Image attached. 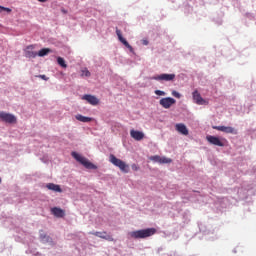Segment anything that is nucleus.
<instances>
[{"label": "nucleus", "mask_w": 256, "mask_h": 256, "mask_svg": "<svg viewBox=\"0 0 256 256\" xmlns=\"http://www.w3.org/2000/svg\"><path fill=\"white\" fill-rule=\"evenodd\" d=\"M130 136L132 137V139H135V141H142V139L145 138V134L137 130H131Z\"/></svg>", "instance_id": "nucleus-13"}, {"label": "nucleus", "mask_w": 256, "mask_h": 256, "mask_svg": "<svg viewBox=\"0 0 256 256\" xmlns=\"http://www.w3.org/2000/svg\"><path fill=\"white\" fill-rule=\"evenodd\" d=\"M51 213L54 217H58V218H63L65 217V210L58 208V207H54L51 209Z\"/></svg>", "instance_id": "nucleus-16"}, {"label": "nucleus", "mask_w": 256, "mask_h": 256, "mask_svg": "<svg viewBox=\"0 0 256 256\" xmlns=\"http://www.w3.org/2000/svg\"><path fill=\"white\" fill-rule=\"evenodd\" d=\"M46 187L49 189V191H54L55 193H63V189H61V186L54 183H48Z\"/></svg>", "instance_id": "nucleus-17"}, {"label": "nucleus", "mask_w": 256, "mask_h": 256, "mask_svg": "<svg viewBox=\"0 0 256 256\" xmlns=\"http://www.w3.org/2000/svg\"><path fill=\"white\" fill-rule=\"evenodd\" d=\"M84 101H87L90 105H99V100L93 95L86 94L82 97Z\"/></svg>", "instance_id": "nucleus-14"}, {"label": "nucleus", "mask_w": 256, "mask_h": 256, "mask_svg": "<svg viewBox=\"0 0 256 256\" xmlns=\"http://www.w3.org/2000/svg\"><path fill=\"white\" fill-rule=\"evenodd\" d=\"M176 131L180 133L181 135H189V130L187 129V126L183 123H178L175 125Z\"/></svg>", "instance_id": "nucleus-15"}, {"label": "nucleus", "mask_w": 256, "mask_h": 256, "mask_svg": "<svg viewBox=\"0 0 256 256\" xmlns=\"http://www.w3.org/2000/svg\"><path fill=\"white\" fill-rule=\"evenodd\" d=\"M173 160L171 158L167 157H160V163L165 164V163H172Z\"/></svg>", "instance_id": "nucleus-24"}, {"label": "nucleus", "mask_w": 256, "mask_h": 256, "mask_svg": "<svg viewBox=\"0 0 256 256\" xmlns=\"http://www.w3.org/2000/svg\"><path fill=\"white\" fill-rule=\"evenodd\" d=\"M90 235H94L95 237H99L100 239H105L106 241H115L113 236L107 235V232H90Z\"/></svg>", "instance_id": "nucleus-12"}, {"label": "nucleus", "mask_w": 256, "mask_h": 256, "mask_svg": "<svg viewBox=\"0 0 256 256\" xmlns=\"http://www.w3.org/2000/svg\"><path fill=\"white\" fill-rule=\"evenodd\" d=\"M82 77H91V72L85 68L82 70V74H81Z\"/></svg>", "instance_id": "nucleus-23"}, {"label": "nucleus", "mask_w": 256, "mask_h": 256, "mask_svg": "<svg viewBox=\"0 0 256 256\" xmlns=\"http://www.w3.org/2000/svg\"><path fill=\"white\" fill-rule=\"evenodd\" d=\"M216 131H222V133H230L232 135H237L235 128L231 126H212Z\"/></svg>", "instance_id": "nucleus-8"}, {"label": "nucleus", "mask_w": 256, "mask_h": 256, "mask_svg": "<svg viewBox=\"0 0 256 256\" xmlns=\"http://www.w3.org/2000/svg\"><path fill=\"white\" fill-rule=\"evenodd\" d=\"M40 3H47V0H38Z\"/></svg>", "instance_id": "nucleus-30"}, {"label": "nucleus", "mask_w": 256, "mask_h": 256, "mask_svg": "<svg viewBox=\"0 0 256 256\" xmlns=\"http://www.w3.org/2000/svg\"><path fill=\"white\" fill-rule=\"evenodd\" d=\"M116 35L119 39L120 42H122L127 49H129L130 53H133V46L129 44L124 38H123V33H121V30L119 28H116Z\"/></svg>", "instance_id": "nucleus-11"}, {"label": "nucleus", "mask_w": 256, "mask_h": 256, "mask_svg": "<svg viewBox=\"0 0 256 256\" xmlns=\"http://www.w3.org/2000/svg\"><path fill=\"white\" fill-rule=\"evenodd\" d=\"M131 167L133 171H139V167L137 166V164H132Z\"/></svg>", "instance_id": "nucleus-28"}, {"label": "nucleus", "mask_w": 256, "mask_h": 256, "mask_svg": "<svg viewBox=\"0 0 256 256\" xmlns=\"http://www.w3.org/2000/svg\"><path fill=\"white\" fill-rule=\"evenodd\" d=\"M0 183H1V178H0Z\"/></svg>", "instance_id": "nucleus-32"}, {"label": "nucleus", "mask_w": 256, "mask_h": 256, "mask_svg": "<svg viewBox=\"0 0 256 256\" xmlns=\"http://www.w3.org/2000/svg\"><path fill=\"white\" fill-rule=\"evenodd\" d=\"M49 53H51V49L43 48L37 53V55L38 57H45V55H49Z\"/></svg>", "instance_id": "nucleus-20"}, {"label": "nucleus", "mask_w": 256, "mask_h": 256, "mask_svg": "<svg viewBox=\"0 0 256 256\" xmlns=\"http://www.w3.org/2000/svg\"><path fill=\"white\" fill-rule=\"evenodd\" d=\"M151 161H154L155 163H161V156L155 155L150 157Z\"/></svg>", "instance_id": "nucleus-22"}, {"label": "nucleus", "mask_w": 256, "mask_h": 256, "mask_svg": "<svg viewBox=\"0 0 256 256\" xmlns=\"http://www.w3.org/2000/svg\"><path fill=\"white\" fill-rule=\"evenodd\" d=\"M173 97H176L177 99H181V94L177 91L172 92Z\"/></svg>", "instance_id": "nucleus-26"}, {"label": "nucleus", "mask_w": 256, "mask_h": 256, "mask_svg": "<svg viewBox=\"0 0 256 256\" xmlns=\"http://www.w3.org/2000/svg\"><path fill=\"white\" fill-rule=\"evenodd\" d=\"M57 63L60 65V67H63L64 69H67V64L65 63V59L58 57L57 58Z\"/></svg>", "instance_id": "nucleus-21"}, {"label": "nucleus", "mask_w": 256, "mask_h": 256, "mask_svg": "<svg viewBox=\"0 0 256 256\" xmlns=\"http://www.w3.org/2000/svg\"><path fill=\"white\" fill-rule=\"evenodd\" d=\"M40 240L42 243H51L53 240L49 237V235L45 234L43 230L40 231Z\"/></svg>", "instance_id": "nucleus-18"}, {"label": "nucleus", "mask_w": 256, "mask_h": 256, "mask_svg": "<svg viewBox=\"0 0 256 256\" xmlns=\"http://www.w3.org/2000/svg\"><path fill=\"white\" fill-rule=\"evenodd\" d=\"M2 11H7V13H11V9L10 8H6V7H3V6H0V13Z\"/></svg>", "instance_id": "nucleus-27"}, {"label": "nucleus", "mask_w": 256, "mask_h": 256, "mask_svg": "<svg viewBox=\"0 0 256 256\" xmlns=\"http://www.w3.org/2000/svg\"><path fill=\"white\" fill-rule=\"evenodd\" d=\"M71 155L74 159H76V161H78V163H81V165H83L86 169H97V166H95V164L89 162V160L81 156V154L77 152H72Z\"/></svg>", "instance_id": "nucleus-3"}, {"label": "nucleus", "mask_w": 256, "mask_h": 256, "mask_svg": "<svg viewBox=\"0 0 256 256\" xmlns=\"http://www.w3.org/2000/svg\"><path fill=\"white\" fill-rule=\"evenodd\" d=\"M0 120L4 123L14 124L17 123V117L11 113L0 111Z\"/></svg>", "instance_id": "nucleus-5"}, {"label": "nucleus", "mask_w": 256, "mask_h": 256, "mask_svg": "<svg viewBox=\"0 0 256 256\" xmlns=\"http://www.w3.org/2000/svg\"><path fill=\"white\" fill-rule=\"evenodd\" d=\"M157 233L155 228H146L141 230L132 231L129 233L131 239H147V237H153Z\"/></svg>", "instance_id": "nucleus-1"}, {"label": "nucleus", "mask_w": 256, "mask_h": 256, "mask_svg": "<svg viewBox=\"0 0 256 256\" xmlns=\"http://www.w3.org/2000/svg\"><path fill=\"white\" fill-rule=\"evenodd\" d=\"M40 77V79H43L44 81H47L49 78H47V76H45V75H40L39 76Z\"/></svg>", "instance_id": "nucleus-29"}, {"label": "nucleus", "mask_w": 256, "mask_h": 256, "mask_svg": "<svg viewBox=\"0 0 256 256\" xmlns=\"http://www.w3.org/2000/svg\"><path fill=\"white\" fill-rule=\"evenodd\" d=\"M143 44H144V45H148L149 42H147V40H144V41H143Z\"/></svg>", "instance_id": "nucleus-31"}, {"label": "nucleus", "mask_w": 256, "mask_h": 256, "mask_svg": "<svg viewBox=\"0 0 256 256\" xmlns=\"http://www.w3.org/2000/svg\"><path fill=\"white\" fill-rule=\"evenodd\" d=\"M206 140L210 145H215L216 147H225V144L227 143V139L212 135L206 136Z\"/></svg>", "instance_id": "nucleus-4"}, {"label": "nucleus", "mask_w": 256, "mask_h": 256, "mask_svg": "<svg viewBox=\"0 0 256 256\" xmlns=\"http://www.w3.org/2000/svg\"><path fill=\"white\" fill-rule=\"evenodd\" d=\"M176 103L177 100L172 97L162 98L159 101V104L161 105V107H163V109H171V107H173V105H175Z\"/></svg>", "instance_id": "nucleus-6"}, {"label": "nucleus", "mask_w": 256, "mask_h": 256, "mask_svg": "<svg viewBox=\"0 0 256 256\" xmlns=\"http://www.w3.org/2000/svg\"><path fill=\"white\" fill-rule=\"evenodd\" d=\"M192 97H193L194 103H196V105H209V101L203 99V97H201V94L197 90H195L192 93Z\"/></svg>", "instance_id": "nucleus-7"}, {"label": "nucleus", "mask_w": 256, "mask_h": 256, "mask_svg": "<svg viewBox=\"0 0 256 256\" xmlns=\"http://www.w3.org/2000/svg\"><path fill=\"white\" fill-rule=\"evenodd\" d=\"M155 95H158L159 97H165L167 95L165 91L162 90H155Z\"/></svg>", "instance_id": "nucleus-25"}, {"label": "nucleus", "mask_w": 256, "mask_h": 256, "mask_svg": "<svg viewBox=\"0 0 256 256\" xmlns=\"http://www.w3.org/2000/svg\"><path fill=\"white\" fill-rule=\"evenodd\" d=\"M154 81H175V74H160L152 77Z\"/></svg>", "instance_id": "nucleus-9"}, {"label": "nucleus", "mask_w": 256, "mask_h": 256, "mask_svg": "<svg viewBox=\"0 0 256 256\" xmlns=\"http://www.w3.org/2000/svg\"><path fill=\"white\" fill-rule=\"evenodd\" d=\"M77 121H81V123H91L93 119L91 117H86L81 114L76 115Z\"/></svg>", "instance_id": "nucleus-19"}, {"label": "nucleus", "mask_w": 256, "mask_h": 256, "mask_svg": "<svg viewBox=\"0 0 256 256\" xmlns=\"http://www.w3.org/2000/svg\"><path fill=\"white\" fill-rule=\"evenodd\" d=\"M35 49V45H29L24 50V55L28 59H35L37 57V52L33 51Z\"/></svg>", "instance_id": "nucleus-10"}, {"label": "nucleus", "mask_w": 256, "mask_h": 256, "mask_svg": "<svg viewBox=\"0 0 256 256\" xmlns=\"http://www.w3.org/2000/svg\"><path fill=\"white\" fill-rule=\"evenodd\" d=\"M109 159L110 163H112V165H115V167H118L120 171H122V173H129V165L123 160L116 158L113 154L110 155Z\"/></svg>", "instance_id": "nucleus-2"}]
</instances>
